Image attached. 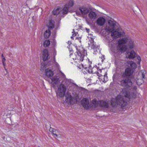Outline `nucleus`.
I'll list each match as a JSON object with an SVG mask.
<instances>
[{
    "instance_id": "40",
    "label": "nucleus",
    "mask_w": 147,
    "mask_h": 147,
    "mask_svg": "<svg viewBox=\"0 0 147 147\" xmlns=\"http://www.w3.org/2000/svg\"><path fill=\"white\" fill-rule=\"evenodd\" d=\"M73 36H74V34H73Z\"/></svg>"
},
{
    "instance_id": "13",
    "label": "nucleus",
    "mask_w": 147,
    "mask_h": 147,
    "mask_svg": "<svg viewBox=\"0 0 147 147\" xmlns=\"http://www.w3.org/2000/svg\"><path fill=\"white\" fill-rule=\"evenodd\" d=\"M42 55V58L44 61H46L49 58V54L48 50L46 49H45L43 50Z\"/></svg>"
},
{
    "instance_id": "4",
    "label": "nucleus",
    "mask_w": 147,
    "mask_h": 147,
    "mask_svg": "<svg viewBox=\"0 0 147 147\" xmlns=\"http://www.w3.org/2000/svg\"><path fill=\"white\" fill-rule=\"evenodd\" d=\"M111 105L113 107H115L117 105H120L123 108L127 105V102L125 101L123 97L121 96H118L115 99L114 98L111 99Z\"/></svg>"
},
{
    "instance_id": "7",
    "label": "nucleus",
    "mask_w": 147,
    "mask_h": 147,
    "mask_svg": "<svg viewBox=\"0 0 147 147\" xmlns=\"http://www.w3.org/2000/svg\"><path fill=\"white\" fill-rule=\"evenodd\" d=\"M133 72V70L129 68H127L125 70V73H123L121 76L124 77H128L132 79L135 80L134 76L132 75Z\"/></svg>"
},
{
    "instance_id": "1",
    "label": "nucleus",
    "mask_w": 147,
    "mask_h": 147,
    "mask_svg": "<svg viewBox=\"0 0 147 147\" xmlns=\"http://www.w3.org/2000/svg\"><path fill=\"white\" fill-rule=\"evenodd\" d=\"M118 43L117 49L121 52L125 51L128 47L131 49L134 47L133 41L128 38L121 39L118 41Z\"/></svg>"
},
{
    "instance_id": "2",
    "label": "nucleus",
    "mask_w": 147,
    "mask_h": 147,
    "mask_svg": "<svg viewBox=\"0 0 147 147\" xmlns=\"http://www.w3.org/2000/svg\"><path fill=\"white\" fill-rule=\"evenodd\" d=\"M133 79L129 78L128 77L121 76L120 79L119 80V84L121 86L125 88L130 89L132 88V83L131 80Z\"/></svg>"
},
{
    "instance_id": "42",
    "label": "nucleus",
    "mask_w": 147,
    "mask_h": 147,
    "mask_svg": "<svg viewBox=\"0 0 147 147\" xmlns=\"http://www.w3.org/2000/svg\"><path fill=\"white\" fill-rule=\"evenodd\" d=\"M29 0H27V1H28Z\"/></svg>"
},
{
    "instance_id": "17",
    "label": "nucleus",
    "mask_w": 147,
    "mask_h": 147,
    "mask_svg": "<svg viewBox=\"0 0 147 147\" xmlns=\"http://www.w3.org/2000/svg\"><path fill=\"white\" fill-rule=\"evenodd\" d=\"M79 10L81 11L82 14L83 15H85L89 12V9L86 7H81L79 9Z\"/></svg>"
},
{
    "instance_id": "39",
    "label": "nucleus",
    "mask_w": 147,
    "mask_h": 147,
    "mask_svg": "<svg viewBox=\"0 0 147 147\" xmlns=\"http://www.w3.org/2000/svg\"><path fill=\"white\" fill-rule=\"evenodd\" d=\"M99 71L101 72V71L100 70H99Z\"/></svg>"
},
{
    "instance_id": "25",
    "label": "nucleus",
    "mask_w": 147,
    "mask_h": 147,
    "mask_svg": "<svg viewBox=\"0 0 147 147\" xmlns=\"http://www.w3.org/2000/svg\"><path fill=\"white\" fill-rule=\"evenodd\" d=\"M98 102H97L96 100H93L92 101V106L94 107V108H96L99 105V104H98Z\"/></svg>"
},
{
    "instance_id": "3",
    "label": "nucleus",
    "mask_w": 147,
    "mask_h": 147,
    "mask_svg": "<svg viewBox=\"0 0 147 147\" xmlns=\"http://www.w3.org/2000/svg\"><path fill=\"white\" fill-rule=\"evenodd\" d=\"M76 49L77 51L74 54H72L73 59L82 61L84 56L87 55L86 51L80 47L77 48Z\"/></svg>"
},
{
    "instance_id": "11",
    "label": "nucleus",
    "mask_w": 147,
    "mask_h": 147,
    "mask_svg": "<svg viewBox=\"0 0 147 147\" xmlns=\"http://www.w3.org/2000/svg\"><path fill=\"white\" fill-rule=\"evenodd\" d=\"M81 104L83 107L86 109H88L90 106L89 102L88 99L84 98L81 101Z\"/></svg>"
},
{
    "instance_id": "14",
    "label": "nucleus",
    "mask_w": 147,
    "mask_h": 147,
    "mask_svg": "<svg viewBox=\"0 0 147 147\" xmlns=\"http://www.w3.org/2000/svg\"><path fill=\"white\" fill-rule=\"evenodd\" d=\"M135 54L134 51H133L130 52H127L126 57L129 59H134L135 57Z\"/></svg>"
},
{
    "instance_id": "24",
    "label": "nucleus",
    "mask_w": 147,
    "mask_h": 147,
    "mask_svg": "<svg viewBox=\"0 0 147 147\" xmlns=\"http://www.w3.org/2000/svg\"><path fill=\"white\" fill-rule=\"evenodd\" d=\"M60 10L59 8H57L56 10H54L53 11V14L54 15H57L60 12Z\"/></svg>"
},
{
    "instance_id": "29",
    "label": "nucleus",
    "mask_w": 147,
    "mask_h": 147,
    "mask_svg": "<svg viewBox=\"0 0 147 147\" xmlns=\"http://www.w3.org/2000/svg\"><path fill=\"white\" fill-rule=\"evenodd\" d=\"M52 133L53 135H55L56 137H57L58 135L57 134V133H58V131L56 130L55 129H54L53 131H52Z\"/></svg>"
},
{
    "instance_id": "6",
    "label": "nucleus",
    "mask_w": 147,
    "mask_h": 147,
    "mask_svg": "<svg viewBox=\"0 0 147 147\" xmlns=\"http://www.w3.org/2000/svg\"><path fill=\"white\" fill-rule=\"evenodd\" d=\"M66 90V86L64 84H61L58 88L57 94L60 97H63L65 95Z\"/></svg>"
},
{
    "instance_id": "30",
    "label": "nucleus",
    "mask_w": 147,
    "mask_h": 147,
    "mask_svg": "<svg viewBox=\"0 0 147 147\" xmlns=\"http://www.w3.org/2000/svg\"><path fill=\"white\" fill-rule=\"evenodd\" d=\"M47 67V64H43V65H42L41 67V69L42 70H44Z\"/></svg>"
},
{
    "instance_id": "8",
    "label": "nucleus",
    "mask_w": 147,
    "mask_h": 147,
    "mask_svg": "<svg viewBox=\"0 0 147 147\" xmlns=\"http://www.w3.org/2000/svg\"><path fill=\"white\" fill-rule=\"evenodd\" d=\"M121 92L122 93L123 95L125 97L127 101L129 100L130 99L134 98L136 97V94L134 93H130L125 90H122Z\"/></svg>"
},
{
    "instance_id": "33",
    "label": "nucleus",
    "mask_w": 147,
    "mask_h": 147,
    "mask_svg": "<svg viewBox=\"0 0 147 147\" xmlns=\"http://www.w3.org/2000/svg\"><path fill=\"white\" fill-rule=\"evenodd\" d=\"M54 129L52 128H51V127H50V128L49 129V131L50 132H52L53 131V130H54Z\"/></svg>"
},
{
    "instance_id": "9",
    "label": "nucleus",
    "mask_w": 147,
    "mask_h": 147,
    "mask_svg": "<svg viewBox=\"0 0 147 147\" xmlns=\"http://www.w3.org/2000/svg\"><path fill=\"white\" fill-rule=\"evenodd\" d=\"M116 25L115 22L112 20H109L108 25L106 26V29L109 32H112L115 30V26Z\"/></svg>"
},
{
    "instance_id": "26",
    "label": "nucleus",
    "mask_w": 147,
    "mask_h": 147,
    "mask_svg": "<svg viewBox=\"0 0 147 147\" xmlns=\"http://www.w3.org/2000/svg\"><path fill=\"white\" fill-rule=\"evenodd\" d=\"M54 27V24L52 22V20L50 21L49 28L51 29H53Z\"/></svg>"
},
{
    "instance_id": "27",
    "label": "nucleus",
    "mask_w": 147,
    "mask_h": 147,
    "mask_svg": "<svg viewBox=\"0 0 147 147\" xmlns=\"http://www.w3.org/2000/svg\"><path fill=\"white\" fill-rule=\"evenodd\" d=\"M136 81L138 84H141L144 82L143 80L141 79H138Z\"/></svg>"
},
{
    "instance_id": "21",
    "label": "nucleus",
    "mask_w": 147,
    "mask_h": 147,
    "mask_svg": "<svg viewBox=\"0 0 147 147\" xmlns=\"http://www.w3.org/2000/svg\"><path fill=\"white\" fill-rule=\"evenodd\" d=\"M52 82H53L55 84L58 83L59 82V78L57 77H54L52 78H50Z\"/></svg>"
},
{
    "instance_id": "10",
    "label": "nucleus",
    "mask_w": 147,
    "mask_h": 147,
    "mask_svg": "<svg viewBox=\"0 0 147 147\" xmlns=\"http://www.w3.org/2000/svg\"><path fill=\"white\" fill-rule=\"evenodd\" d=\"M92 62L89 61V63L88 65H85L84 66V65H82L83 67L86 69L88 68V71L89 73H94L93 72V69L94 68V65H92Z\"/></svg>"
},
{
    "instance_id": "36",
    "label": "nucleus",
    "mask_w": 147,
    "mask_h": 147,
    "mask_svg": "<svg viewBox=\"0 0 147 147\" xmlns=\"http://www.w3.org/2000/svg\"><path fill=\"white\" fill-rule=\"evenodd\" d=\"M137 89V87L136 86H134V90H136Z\"/></svg>"
},
{
    "instance_id": "35",
    "label": "nucleus",
    "mask_w": 147,
    "mask_h": 147,
    "mask_svg": "<svg viewBox=\"0 0 147 147\" xmlns=\"http://www.w3.org/2000/svg\"><path fill=\"white\" fill-rule=\"evenodd\" d=\"M85 29L87 31V32H89V31L90 30L89 29H88V28H86Z\"/></svg>"
},
{
    "instance_id": "34",
    "label": "nucleus",
    "mask_w": 147,
    "mask_h": 147,
    "mask_svg": "<svg viewBox=\"0 0 147 147\" xmlns=\"http://www.w3.org/2000/svg\"><path fill=\"white\" fill-rule=\"evenodd\" d=\"M141 74H142V78H144L145 77V75L142 73Z\"/></svg>"
},
{
    "instance_id": "5",
    "label": "nucleus",
    "mask_w": 147,
    "mask_h": 147,
    "mask_svg": "<svg viewBox=\"0 0 147 147\" xmlns=\"http://www.w3.org/2000/svg\"><path fill=\"white\" fill-rule=\"evenodd\" d=\"M74 2L72 0H70L69 3L65 5L64 7L62 9V12L63 14H66L68 11H69L72 7L74 5Z\"/></svg>"
},
{
    "instance_id": "15",
    "label": "nucleus",
    "mask_w": 147,
    "mask_h": 147,
    "mask_svg": "<svg viewBox=\"0 0 147 147\" xmlns=\"http://www.w3.org/2000/svg\"><path fill=\"white\" fill-rule=\"evenodd\" d=\"M128 64V66L129 68H131L132 69H135L136 67V64L132 61H128L127 62Z\"/></svg>"
},
{
    "instance_id": "38",
    "label": "nucleus",
    "mask_w": 147,
    "mask_h": 147,
    "mask_svg": "<svg viewBox=\"0 0 147 147\" xmlns=\"http://www.w3.org/2000/svg\"><path fill=\"white\" fill-rule=\"evenodd\" d=\"M1 57H2V58H3V57H3V54H2V55H1Z\"/></svg>"
},
{
    "instance_id": "41",
    "label": "nucleus",
    "mask_w": 147,
    "mask_h": 147,
    "mask_svg": "<svg viewBox=\"0 0 147 147\" xmlns=\"http://www.w3.org/2000/svg\"><path fill=\"white\" fill-rule=\"evenodd\" d=\"M104 77H105V75H104Z\"/></svg>"
},
{
    "instance_id": "28",
    "label": "nucleus",
    "mask_w": 147,
    "mask_h": 147,
    "mask_svg": "<svg viewBox=\"0 0 147 147\" xmlns=\"http://www.w3.org/2000/svg\"><path fill=\"white\" fill-rule=\"evenodd\" d=\"M50 44V41L49 40H46L44 42V47H46L49 46Z\"/></svg>"
},
{
    "instance_id": "32",
    "label": "nucleus",
    "mask_w": 147,
    "mask_h": 147,
    "mask_svg": "<svg viewBox=\"0 0 147 147\" xmlns=\"http://www.w3.org/2000/svg\"><path fill=\"white\" fill-rule=\"evenodd\" d=\"M5 59L4 57H3V58H2V62L4 65V61H5Z\"/></svg>"
},
{
    "instance_id": "31",
    "label": "nucleus",
    "mask_w": 147,
    "mask_h": 147,
    "mask_svg": "<svg viewBox=\"0 0 147 147\" xmlns=\"http://www.w3.org/2000/svg\"><path fill=\"white\" fill-rule=\"evenodd\" d=\"M98 47V45L96 44H94V43H93V45L91 46V48L93 49H96Z\"/></svg>"
},
{
    "instance_id": "37",
    "label": "nucleus",
    "mask_w": 147,
    "mask_h": 147,
    "mask_svg": "<svg viewBox=\"0 0 147 147\" xmlns=\"http://www.w3.org/2000/svg\"><path fill=\"white\" fill-rule=\"evenodd\" d=\"M138 60H141L140 57V56H138Z\"/></svg>"
},
{
    "instance_id": "18",
    "label": "nucleus",
    "mask_w": 147,
    "mask_h": 147,
    "mask_svg": "<svg viewBox=\"0 0 147 147\" xmlns=\"http://www.w3.org/2000/svg\"><path fill=\"white\" fill-rule=\"evenodd\" d=\"M121 35V33L117 31H115L111 33V36L115 39L118 38Z\"/></svg>"
},
{
    "instance_id": "19",
    "label": "nucleus",
    "mask_w": 147,
    "mask_h": 147,
    "mask_svg": "<svg viewBox=\"0 0 147 147\" xmlns=\"http://www.w3.org/2000/svg\"><path fill=\"white\" fill-rule=\"evenodd\" d=\"M97 15L95 12L92 11H90L88 17L91 20H94L96 18Z\"/></svg>"
},
{
    "instance_id": "20",
    "label": "nucleus",
    "mask_w": 147,
    "mask_h": 147,
    "mask_svg": "<svg viewBox=\"0 0 147 147\" xmlns=\"http://www.w3.org/2000/svg\"><path fill=\"white\" fill-rule=\"evenodd\" d=\"M45 74L46 76L49 77H51L53 75V72L48 69L45 70Z\"/></svg>"
},
{
    "instance_id": "22",
    "label": "nucleus",
    "mask_w": 147,
    "mask_h": 147,
    "mask_svg": "<svg viewBox=\"0 0 147 147\" xmlns=\"http://www.w3.org/2000/svg\"><path fill=\"white\" fill-rule=\"evenodd\" d=\"M51 32L50 30L48 29L44 33V36L45 38H48L50 35Z\"/></svg>"
},
{
    "instance_id": "12",
    "label": "nucleus",
    "mask_w": 147,
    "mask_h": 147,
    "mask_svg": "<svg viewBox=\"0 0 147 147\" xmlns=\"http://www.w3.org/2000/svg\"><path fill=\"white\" fill-rule=\"evenodd\" d=\"M105 22V19L103 17L99 18L96 20V23L99 26H103Z\"/></svg>"
},
{
    "instance_id": "23",
    "label": "nucleus",
    "mask_w": 147,
    "mask_h": 147,
    "mask_svg": "<svg viewBox=\"0 0 147 147\" xmlns=\"http://www.w3.org/2000/svg\"><path fill=\"white\" fill-rule=\"evenodd\" d=\"M68 96L67 97V96H65L66 99L65 101L67 102H71L72 100L71 96L70 95H68Z\"/></svg>"
},
{
    "instance_id": "16",
    "label": "nucleus",
    "mask_w": 147,
    "mask_h": 147,
    "mask_svg": "<svg viewBox=\"0 0 147 147\" xmlns=\"http://www.w3.org/2000/svg\"><path fill=\"white\" fill-rule=\"evenodd\" d=\"M98 104H99V105L101 107H103L106 108H107L109 107L108 103L103 100L99 101H98Z\"/></svg>"
}]
</instances>
